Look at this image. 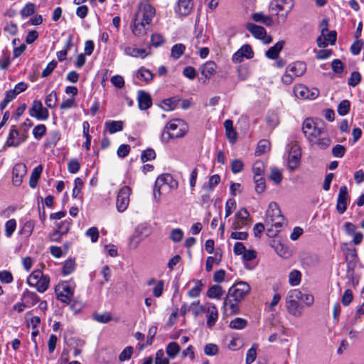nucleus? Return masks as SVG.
Listing matches in <instances>:
<instances>
[{
  "label": "nucleus",
  "mask_w": 364,
  "mask_h": 364,
  "mask_svg": "<svg viewBox=\"0 0 364 364\" xmlns=\"http://www.w3.org/2000/svg\"><path fill=\"white\" fill-rule=\"evenodd\" d=\"M188 131V125L184 120L181 119H172L166 124L161 134V140L167 142L170 139L183 137Z\"/></svg>",
  "instance_id": "1"
},
{
  "label": "nucleus",
  "mask_w": 364,
  "mask_h": 364,
  "mask_svg": "<svg viewBox=\"0 0 364 364\" xmlns=\"http://www.w3.org/2000/svg\"><path fill=\"white\" fill-rule=\"evenodd\" d=\"M267 226L269 225L272 228L267 229V235L272 236L271 232H278L284 224V218L281 213L277 204L274 202L269 203L266 212L264 220Z\"/></svg>",
  "instance_id": "2"
},
{
  "label": "nucleus",
  "mask_w": 364,
  "mask_h": 364,
  "mask_svg": "<svg viewBox=\"0 0 364 364\" xmlns=\"http://www.w3.org/2000/svg\"><path fill=\"white\" fill-rule=\"evenodd\" d=\"M294 5V0H272L269 4V11L272 15L278 16V21H284Z\"/></svg>",
  "instance_id": "3"
},
{
  "label": "nucleus",
  "mask_w": 364,
  "mask_h": 364,
  "mask_svg": "<svg viewBox=\"0 0 364 364\" xmlns=\"http://www.w3.org/2000/svg\"><path fill=\"white\" fill-rule=\"evenodd\" d=\"M302 130L305 136L310 142L318 141V137L321 136L325 132L322 122L318 123L311 119L304 120Z\"/></svg>",
  "instance_id": "4"
},
{
  "label": "nucleus",
  "mask_w": 364,
  "mask_h": 364,
  "mask_svg": "<svg viewBox=\"0 0 364 364\" xmlns=\"http://www.w3.org/2000/svg\"><path fill=\"white\" fill-rule=\"evenodd\" d=\"M29 286L36 287L40 293L45 292L49 287L50 277L44 274L40 269H36L29 275L27 279Z\"/></svg>",
  "instance_id": "5"
},
{
  "label": "nucleus",
  "mask_w": 364,
  "mask_h": 364,
  "mask_svg": "<svg viewBox=\"0 0 364 364\" xmlns=\"http://www.w3.org/2000/svg\"><path fill=\"white\" fill-rule=\"evenodd\" d=\"M153 228L150 224L141 223L135 228L134 234L129 238V246L133 249L136 248L141 240L151 235Z\"/></svg>",
  "instance_id": "6"
},
{
  "label": "nucleus",
  "mask_w": 364,
  "mask_h": 364,
  "mask_svg": "<svg viewBox=\"0 0 364 364\" xmlns=\"http://www.w3.org/2000/svg\"><path fill=\"white\" fill-rule=\"evenodd\" d=\"M301 291L299 289H292L286 298V307L288 312L294 316L299 317L301 315L299 301L301 297Z\"/></svg>",
  "instance_id": "7"
},
{
  "label": "nucleus",
  "mask_w": 364,
  "mask_h": 364,
  "mask_svg": "<svg viewBox=\"0 0 364 364\" xmlns=\"http://www.w3.org/2000/svg\"><path fill=\"white\" fill-rule=\"evenodd\" d=\"M156 14V9L148 3H141L135 14V21L150 23Z\"/></svg>",
  "instance_id": "8"
},
{
  "label": "nucleus",
  "mask_w": 364,
  "mask_h": 364,
  "mask_svg": "<svg viewBox=\"0 0 364 364\" xmlns=\"http://www.w3.org/2000/svg\"><path fill=\"white\" fill-rule=\"evenodd\" d=\"M132 189L128 186L119 188L116 198V208L119 213H123L127 209Z\"/></svg>",
  "instance_id": "9"
},
{
  "label": "nucleus",
  "mask_w": 364,
  "mask_h": 364,
  "mask_svg": "<svg viewBox=\"0 0 364 364\" xmlns=\"http://www.w3.org/2000/svg\"><path fill=\"white\" fill-rule=\"evenodd\" d=\"M250 287L245 282H240L232 286L228 294L235 301H241L250 292Z\"/></svg>",
  "instance_id": "10"
},
{
  "label": "nucleus",
  "mask_w": 364,
  "mask_h": 364,
  "mask_svg": "<svg viewBox=\"0 0 364 364\" xmlns=\"http://www.w3.org/2000/svg\"><path fill=\"white\" fill-rule=\"evenodd\" d=\"M327 26L328 24H324ZM337 33L336 31H329L326 26L321 28V35L316 42L319 48H325L328 44L333 45L336 41Z\"/></svg>",
  "instance_id": "11"
},
{
  "label": "nucleus",
  "mask_w": 364,
  "mask_h": 364,
  "mask_svg": "<svg viewBox=\"0 0 364 364\" xmlns=\"http://www.w3.org/2000/svg\"><path fill=\"white\" fill-rule=\"evenodd\" d=\"M294 94L296 97L306 100H315L319 95L316 88L309 89L304 85L299 84L294 87Z\"/></svg>",
  "instance_id": "12"
},
{
  "label": "nucleus",
  "mask_w": 364,
  "mask_h": 364,
  "mask_svg": "<svg viewBox=\"0 0 364 364\" xmlns=\"http://www.w3.org/2000/svg\"><path fill=\"white\" fill-rule=\"evenodd\" d=\"M28 114L31 117L38 120H47L49 117V112L46 107L43 106L40 100H34L28 110Z\"/></svg>",
  "instance_id": "13"
},
{
  "label": "nucleus",
  "mask_w": 364,
  "mask_h": 364,
  "mask_svg": "<svg viewBox=\"0 0 364 364\" xmlns=\"http://www.w3.org/2000/svg\"><path fill=\"white\" fill-rule=\"evenodd\" d=\"M247 29L255 38L263 40L266 44L271 43L272 41V37L267 35L266 30L262 26L257 24H247Z\"/></svg>",
  "instance_id": "14"
},
{
  "label": "nucleus",
  "mask_w": 364,
  "mask_h": 364,
  "mask_svg": "<svg viewBox=\"0 0 364 364\" xmlns=\"http://www.w3.org/2000/svg\"><path fill=\"white\" fill-rule=\"evenodd\" d=\"M60 287L62 290L60 292L55 289L57 299L66 304H70L73 298L74 289L68 282L63 283Z\"/></svg>",
  "instance_id": "15"
},
{
  "label": "nucleus",
  "mask_w": 364,
  "mask_h": 364,
  "mask_svg": "<svg viewBox=\"0 0 364 364\" xmlns=\"http://www.w3.org/2000/svg\"><path fill=\"white\" fill-rule=\"evenodd\" d=\"M27 173V167L23 163H18L14 165L12 170V183L14 186H18L23 182V178Z\"/></svg>",
  "instance_id": "16"
},
{
  "label": "nucleus",
  "mask_w": 364,
  "mask_h": 364,
  "mask_svg": "<svg viewBox=\"0 0 364 364\" xmlns=\"http://www.w3.org/2000/svg\"><path fill=\"white\" fill-rule=\"evenodd\" d=\"M349 196L346 186H342L339 189L337 198L336 210L340 214H343L347 209Z\"/></svg>",
  "instance_id": "17"
},
{
  "label": "nucleus",
  "mask_w": 364,
  "mask_h": 364,
  "mask_svg": "<svg viewBox=\"0 0 364 364\" xmlns=\"http://www.w3.org/2000/svg\"><path fill=\"white\" fill-rule=\"evenodd\" d=\"M301 149L297 145H293L289 153L288 166L293 171L298 168L300 164Z\"/></svg>",
  "instance_id": "18"
},
{
  "label": "nucleus",
  "mask_w": 364,
  "mask_h": 364,
  "mask_svg": "<svg viewBox=\"0 0 364 364\" xmlns=\"http://www.w3.org/2000/svg\"><path fill=\"white\" fill-rule=\"evenodd\" d=\"M193 8V0H178L175 6V13L178 16H187Z\"/></svg>",
  "instance_id": "19"
},
{
  "label": "nucleus",
  "mask_w": 364,
  "mask_h": 364,
  "mask_svg": "<svg viewBox=\"0 0 364 364\" xmlns=\"http://www.w3.org/2000/svg\"><path fill=\"white\" fill-rule=\"evenodd\" d=\"M240 301L234 300L232 296H229L228 294L223 302V311L227 315H234L238 313L239 306L238 303Z\"/></svg>",
  "instance_id": "20"
},
{
  "label": "nucleus",
  "mask_w": 364,
  "mask_h": 364,
  "mask_svg": "<svg viewBox=\"0 0 364 364\" xmlns=\"http://www.w3.org/2000/svg\"><path fill=\"white\" fill-rule=\"evenodd\" d=\"M138 106L141 110L149 109L151 105V97L150 95L144 90H139L137 92Z\"/></svg>",
  "instance_id": "21"
},
{
  "label": "nucleus",
  "mask_w": 364,
  "mask_h": 364,
  "mask_svg": "<svg viewBox=\"0 0 364 364\" xmlns=\"http://www.w3.org/2000/svg\"><path fill=\"white\" fill-rule=\"evenodd\" d=\"M21 301L30 308L36 305L40 301V298L35 292L26 289L21 294Z\"/></svg>",
  "instance_id": "22"
},
{
  "label": "nucleus",
  "mask_w": 364,
  "mask_h": 364,
  "mask_svg": "<svg viewBox=\"0 0 364 364\" xmlns=\"http://www.w3.org/2000/svg\"><path fill=\"white\" fill-rule=\"evenodd\" d=\"M167 186L170 191H175L178 187V182L169 173L161 174V188Z\"/></svg>",
  "instance_id": "23"
},
{
  "label": "nucleus",
  "mask_w": 364,
  "mask_h": 364,
  "mask_svg": "<svg viewBox=\"0 0 364 364\" xmlns=\"http://www.w3.org/2000/svg\"><path fill=\"white\" fill-rule=\"evenodd\" d=\"M124 52L127 55L141 59L145 58L149 54L146 49L137 48L132 46L124 47Z\"/></svg>",
  "instance_id": "24"
},
{
  "label": "nucleus",
  "mask_w": 364,
  "mask_h": 364,
  "mask_svg": "<svg viewBox=\"0 0 364 364\" xmlns=\"http://www.w3.org/2000/svg\"><path fill=\"white\" fill-rule=\"evenodd\" d=\"M217 69L216 63L213 60L207 61L200 68V73L205 78L209 79L215 73Z\"/></svg>",
  "instance_id": "25"
},
{
  "label": "nucleus",
  "mask_w": 364,
  "mask_h": 364,
  "mask_svg": "<svg viewBox=\"0 0 364 364\" xmlns=\"http://www.w3.org/2000/svg\"><path fill=\"white\" fill-rule=\"evenodd\" d=\"M287 69L291 73L294 77H300L306 70V65L304 62L296 61L289 65Z\"/></svg>",
  "instance_id": "26"
},
{
  "label": "nucleus",
  "mask_w": 364,
  "mask_h": 364,
  "mask_svg": "<svg viewBox=\"0 0 364 364\" xmlns=\"http://www.w3.org/2000/svg\"><path fill=\"white\" fill-rule=\"evenodd\" d=\"M18 130L16 127L14 125L11 127L9 136L6 141V146H13L17 147L20 144L19 138L18 137Z\"/></svg>",
  "instance_id": "27"
},
{
  "label": "nucleus",
  "mask_w": 364,
  "mask_h": 364,
  "mask_svg": "<svg viewBox=\"0 0 364 364\" xmlns=\"http://www.w3.org/2000/svg\"><path fill=\"white\" fill-rule=\"evenodd\" d=\"M225 129V135L230 143L234 144L237 141V132L233 127V122L230 119H227L224 122Z\"/></svg>",
  "instance_id": "28"
},
{
  "label": "nucleus",
  "mask_w": 364,
  "mask_h": 364,
  "mask_svg": "<svg viewBox=\"0 0 364 364\" xmlns=\"http://www.w3.org/2000/svg\"><path fill=\"white\" fill-rule=\"evenodd\" d=\"M207 326L209 328H211L215 325L218 318V312L215 305L213 304H209L207 309Z\"/></svg>",
  "instance_id": "29"
},
{
  "label": "nucleus",
  "mask_w": 364,
  "mask_h": 364,
  "mask_svg": "<svg viewBox=\"0 0 364 364\" xmlns=\"http://www.w3.org/2000/svg\"><path fill=\"white\" fill-rule=\"evenodd\" d=\"M72 222L71 219H66L60 223H56L58 228L53 232V236L58 235L59 234L60 235L67 234L70 230Z\"/></svg>",
  "instance_id": "30"
},
{
  "label": "nucleus",
  "mask_w": 364,
  "mask_h": 364,
  "mask_svg": "<svg viewBox=\"0 0 364 364\" xmlns=\"http://www.w3.org/2000/svg\"><path fill=\"white\" fill-rule=\"evenodd\" d=\"M43 169V166L41 164H40V165L37 166L36 167H35L33 168V170L32 171V173L31 174L30 179H29V186L31 188H35L37 186L38 182V180L42 173Z\"/></svg>",
  "instance_id": "31"
},
{
  "label": "nucleus",
  "mask_w": 364,
  "mask_h": 364,
  "mask_svg": "<svg viewBox=\"0 0 364 364\" xmlns=\"http://www.w3.org/2000/svg\"><path fill=\"white\" fill-rule=\"evenodd\" d=\"M284 42L278 41L274 46L270 47L266 52V56L269 59H276L282 49L283 48Z\"/></svg>",
  "instance_id": "32"
},
{
  "label": "nucleus",
  "mask_w": 364,
  "mask_h": 364,
  "mask_svg": "<svg viewBox=\"0 0 364 364\" xmlns=\"http://www.w3.org/2000/svg\"><path fill=\"white\" fill-rule=\"evenodd\" d=\"M105 126L111 134L123 129V122L122 121H108L105 122Z\"/></svg>",
  "instance_id": "33"
},
{
  "label": "nucleus",
  "mask_w": 364,
  "mask_h": 364,
  "mask_svg": "<svg viewBox=\"0 0 364 364\" xmlns=\"http://www.w3.org/2000/svg\"><path fill=\"white\" fill-rule=\"evenodd\" d=\"M220 181V177L218 174L213 175L210 177L208 182L203 184L202 188L206 192L211 193Z\"/></svg>",
  "instance_id": "34"
},
{
  "label": "nucleus",
  "mask_w": 364,
  "mask_h": 364,
  "mask_svg": "<svg viewBox=\"0 0 364 364\" xmlns=\"http://www.w3.org/2000/svg\"><path fill=\"white\" fill-rule=\"evenodd\" d=\"M60 132L58 130H54L49 133V136L46 139V145L48 147H54L57 145L60 139Z\"/></svg>",
  "instance_id": "35"
},
{
  "label": "nucleus",
  "mask_w": 364,
  "mask_h": 364,
  "mask_svg": "<svg viewBox=\"0 0 364 364\" xmlns=\"http://www.w3.org/2000/svg\"><path fill=\"white\" fill-rule=\"evenodd\" d=\"M180 101L181 100L178 97H172L165 99L162 101L164 105L163 109L166 111L173 110L177 107Z\"/></svg>",
  "instance_id": "36"
},
{
  "label": "nucleus",
  "mask_w": 364,
  "mask_h": 364,
  "mask_svg": "<svg viewBox=\"0 0 364 364\" xmlns=\"http://www.w3.org/2000/svg\"><path fill=\"white\" fill-rule=\"evenodd\" d=\"M223 294L224 291L220 285H213L207 291V296L211 299H220Z\"/></svg>",
  "instance_id": "37"
},
{
  "label": "nucleus",
  "mask_w": 364,
  "mask_h": 364,
  "mask_svg": "<svg viewBox=\"0 0 364 364\" xmlns=\"http://www.w3.org/2000/svg\"><path fill=\"white\" fill-rule=\"evenodd\" d=\"M186 46L183 43H176L171 48V55L173 58L177 60L184 53Z\"/></svg>",
  "instance_id": "38"
},
{
  "label": "nucleus",
  "mask_w": 364,
  "mask_h": 364,
  "mask_svg": "<svg viewBox=\"0 0 364 364\" xmlns=\"http://www.w3.org/2000/svg\"><path fill=\"white\" fill-rule=\"evenodd\" d=\"M265 166L262 161H257L252 166V172L254 178L263 177L264 173Z\"/></svg>",
  "instance_id": "39"
},
{
  "label": "nucleus",
  "mask_w": 364,
  "mask_h": 364,
  "mask_svg": "<svg viewBox=\"0 0 364 364\" xmlns=\"http://www.w3.org/2000/svg\"><path fill=\"white\" fill-rule=\"evenodd\" d=\"M75 267L76 264L75 260L73 259H68L63 264L62 273L63 275H68L75 271Z\"/></svg>",
  "instance_id": "40"
},
{
  "label": "nucleus",
  "mask_w": 364,
  "mask_h": 364,
  "mask_svg": "<svg viewBox=\"0 0 364 364\" xmlns=\"http://www.w3.org/2000/svg\"><path fill=\"white\" fill-rule=\"evenodd\" d=\"M257 348L258 344L253 343L252 347L247 350L245 358L246 364H252L255 360Z\"/></svg>",
  "instance_id": "41"
},
{
  "label": "nucleus",
  "mask_w": 364,
  "mask_h": 364,
  "mask_svg": "<svg viewBox=\"0 0 364 364\" xmlns=\"http://www.w3.org/2000/svg\"><path fill=\"white\" fill-rule=\"evenodd\" d=\"M34 227V221L31 220H28L23 224V227L20 230V233L24 235L25 237H28L32 234Z\"/></svg>",
  "instance_id": "42"
},
{
  "label": "nucleus",
  "mask_w": 364,
  "mask_h": 364,
  "mask_svg": "<svg viewBox=\"0 0 364 364\" xmlns=\"http://www.w3.org/2000/svg\"><path fill=\"white\" fill-rule=\"evenodd\" d=\"M270 149V143L266 139L260 140L255 150V154L260 156Z\"/></svg>",
  "instance_id": "43"
},
{
  "label": "nucleus",
  "mask_w": 364,
  "mask_h": 364,
  "mask_svg": "<svg viewBox=\"0 0 364 364\" xmlns=\"http://www.w3.org/2000/svg\"><path fill=\"white\" fill-rule=\"evenodd\" d=\"M180 346L176 342H171L166 347V353L171 358H174L180 351Z\"/></svg>",
  "instance_id": "44"
},
{
  "label": "nucleus",
  "mask_w": 364,
  "mask_h": 364,
  "mask_svg": "<svg viewBox=\"0 0 364 364\" xmlns=\"http://www.w3.org/2000/svg\"><path fill=\"white\" fill-rule=\"evenodd\" d=\"M301 273L296 269L290 272L289 274V282L291 286H297L300 284Z\"/></svg>",
  "instance_id": "45"
},
{
  "label": "nucleus",
  "mask_w": 364,
  "mask_h": 364,
  "mask_svg": "<svg viewBox=\"0 0 364 364\" xmlns=\"http://www.w3.org/2000/svg\"><path fill=\"white\" fill-rule=\"evenodd\" d=\"M152 77V73L144 68H141L136 73V78L141 81L148 82L151 80Z\"/></svg>",
  "instance_id": "46"
},
{
  "label": "nucleus",
  "mask_w": 364,
  "mask_h": 364,
  "mask_svg": "<svg viewBox=\"0 0 364 364\" xmlns=\"http://www.w3.org/2000/svg\"><path fill=\"white\" fill-rule=\"evenodd\" d=\"M247 325V321L242 318H236L230 322L229 326L233 329L241 330Z\"/></svg>",
  "instance_id": "47"
},
{
  "label": "nucleus",
  "mask_w": 364,
  "mask_h": 364,
  "mask_svg": "<svg viewBox=\"0 0 364 364\" xmlns=\"http://www.w3.org/2000/svg\"><path fill=\"white\" fill-rule=\"evenodd\" d=\"M46 132L47 127L45 124H38L33 129V137L37 140H40L44 135H46Z\"/></svg>",
  "instance_id": "48"
},
{
  "label": "nucleus",
  "mask_w": 364,
  "mask_h": 364,
  "mask_svg": "<svg viewBox=\"0 0 364 364\" xmlns=\"http://www.w3.org/2000/svg\"><path fill=\"white\" fill-rule=\"evenodd\" d=\"M72 46V40L71 37L70 36L65 43V48L57 53V58L59 61L62 62L65 60L68 51L70 49Z\"/></svg>",
  "instance_id": "49"
},
{
  "label": "nucleus",
  "mask_w": 364,
  "mask_h": 364,
  "mask_svg": "<svg viewBox=\"0 0 364 364\" xmlns=\"http://www.w3.org/2000/svg\"><path fill=\"white\" fill-rule=\"evenodd\" d=\"M16 228V221L15 219H10L5 223V235L10 237Z\"/></svg>",
  "instance_id": "50"
},
{
  "label": "nucleus",
  "mask_w": 364,
  "mask_h": 364,
  "mask_svg": "<svg viewBox=\"0 0 364 364\" xmlns=\"http://www.w3.org/2000/svg\"><path fill=\"white\" fill-rule=\"evenodd\" d=\"M350 104L348 100H342L338 106L337 111H338V114L341 116L346 115L350 110Z\"/></svg>",
  "instance_id": "51"
},
{
  "label": "nucleus",
  "mask_w": 364,
  "mask_h": 364,
  "mask_svg": "<svg viewBox=\"0 0 364 364\" xmlns=\"http://www.w3.org/2000/svg\"><path fill=\"white\" fill-rule=\"evenodd\" d=\"M58 102L57 93L55 91H52L48 95L45 99V103L49 108H53L55 107Z\"/></svg>",
  "instance_id": "52"
},
{
  "label": "nucleus",
  "mask_w": 364,
  "mask_h": 364,
  "mask_svg": "<svg viewBox=\"0 0 364 364\" xmlns=\"http://www.w3.org/2000/svg\"><path fill=\"white\" fill-rule=\"evenodd\" d=\"M237 77L240 80H246L250 76L249 68L245 65H240L237 69Z\"/></svg>",
  "instance_id": "53"
},
{
  "label": "nucleus",
  "mask_w": 364,
  "mask_h": 364,
  "mask_svg": "<svg viewBox=\"0 0 364 364\" xmlns=\"http://www.w3.org/2000/svg\"><path fill=\"white\" fill-rule=\"evenodd\" d=\"M74 183L75 186L73 189L72 196L73 198H76L81 193V190L83 186V181L80 178L77 177L75 179Z\"/></svg>",
  "instance_id": "54"
},
{
  "label": "nucleus",
  "mask_w": 364,
  "mask_h": 364,
  "mask_svg": "<svg viewBox=\"0 0 364 364\" xmlns=\"http://www.w3.org/2000/svg\"><path fill=\"white\" fill-rule=\"evenodd\" d=\"M156 154L154 149H147L142 151L141 155V160L142 162L153 160L156 158Z\"/></svg>",
  "instance_id": "55"
},
{
  "label": "nucleus",
  "mask_w": 364,
  "mask_h": 364,
  "mask_svg": "<svg viewBox=\"0 0 364 364\" xmlns=\"http://www.w3.org/2000/svg\"><path fill=\"white\" fill-rule=\"evenodd\" d=\"M270 179L274 181V183L279 184L282 181V173L277 168H271Z\"/></svg>",
  "instance_id": "56"
},
{
  "label": "nucleus",
  "mask_w": 364,
  "mask_h": 364,
  "mask_svg": "<svg viewBox=\"0 0 364 364\" xmlns=\"http://www.w3.org/2000/svg\"><path fill=\"white\" fill-rule=\"evenodd\" d=\"M361 80V75L360 73L357 71H354L351 73L350 77L348 80V84L350 86L355 87L357 86Z\"/></svg>",
  "instance_id": "57"
},
{
  "label": "nucleus",
  "mask_w": 364,
  "mask_h": 364,
  "mask_svg": "<svg viewBox=\"0 0 364 364\" xmlns=\"http://www.w3.org/2000/svg\"><path fill=\"white\" fill-rule=\"evenodd\" d=\"M240 52L242 54L244 58L251 59L254 56V52L251 46L248 44L243 45L240 49Z\"/></svg>",
  "instance_id": "58"
},
{
  "label": "nucleus",
  "mask_w": 364,
  "mask_h": 364,
  "mask_svg": "<svg viewBox=\"0 0 364 364\" xmlns=\"http://www.w3.org/2000/svg\"><path fill=\"white\" fill-rule=\"evenodd\" d=\"M346 151V147L340 144H336L332 149V154L336 158H342L345 155Z\"/></svg>",
  "instance_id": "59"
},
{
  "label": "nucleus",
  "mask_w": 364,
  "mask_h": 364,
  "mask_svg": "<svg viewBox=\"0 0 364 364\" xmlns=\"http://www.w3.org/2000/svg\"><path fill=\"white\" fill-rule=\"evenodd\" d=\"M35 4L28 3L21 9V14L23 17H28L33 15L35 12Z\"/></svg>",
  "instance_id": "60"
},
{
  "label": "nucleus",
  "mask_w": 364,
  "mask_h": 364,
  "mask_svg": "<svg viewBox=\"0 0 364 364\" xmlns=\"http://www.w3.org/2000/svg\"><path fill=\"white\" fill-rule=\"evenodd\" d=\"M94 318L100 323H107L112 320V316L109 313L105 312L103 314H95Z\"/></svg>",
  "instance_id": "61"
},
{
  "label": "nucleus",
  "mask_w": 364,
  "mask_h": 364,
  "mask_svg": "<svg viewBox=\"0 0 364 364\" xmlns=\"http://www.w3.org/2000/svg\"><path fill=\"white\" fill-rule=\"evenodd\" d=\"M255 183V191L257 193H262L266 188L265 181L263 177L254 178Z\"/></svg>",
  "instance_id": "62"
},
{
  "label": "nucleus",
  "mask_w": 364,
  "mask_h": 364,
  "mask_svg": "<svg viewBox=\"0 0 364 364\" xmlns=\"http://www.w3.org/2000/svg\"><path fill=\"white\" fill-rule=\"evenodd\" d=\"M204 353L205 355L213 356L218 353V347L214 343H208L205 346Z\"/></svg>",
  "instance_id": "63"
},
{
  "label": "nucleus",
  "mask_w": 364,
  "mask_h": 364,
  "mask_svg": "<svg viewBox=\"0 0 364 364\" xmlns=\"http://www.w3.org/2000/svg\"><path fill=\"white\" fill-rule=\"evenodd\" d=\"M80 168V164L77 159H73L68 162V169L70 173H76L79 171Z\"/></svg>",
  "instance_id": "64"
}]
</instances>
